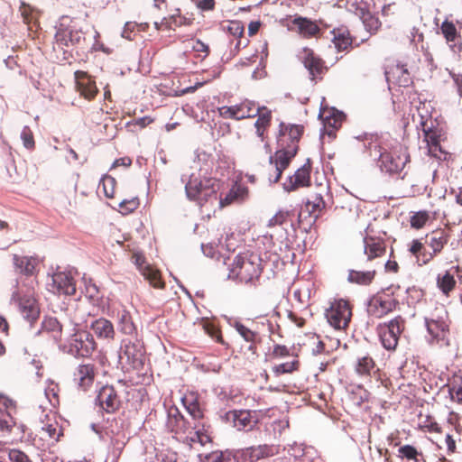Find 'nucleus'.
Returning <instances> with one entry per match:
<instances>
[{
	"label": "nucleus",
	"mask_w": 462,
	"mask_h": 462,
	"mask_svg": "<svg viewBox=\"0 0 462 462\" xmlns=\"http://www.w3.org/2000/svg\"><path fill=\"white\" fill-rule=\"evenodd\" d=\"M364 147L369 156L377 161L382 171L390 174L400 172L409 162L406 149L389 135L365 134L362 138Z\"/></svg>",
	"instance_id": "f257e3e1"
},
{
	"label": "nucleus",
	"mask_w": 462,
	"mask_h": 462,
	"mask_svg": "<svg viewBox=\"0 0 462 462\" xmlns=\"http://www.w3.org/2000/svg\"><path fill=\"white\" fill-rule=\"evenodd\" d=\"M196 157L199 162L195 161L192 168L198 170V171H193L189 176L183 174L181 181L185 183L187 198L202 206L204 203H213L217 200L219 181L215 178L207 176L209 154L200 152H197Z\"/></svg>",
	"instance_id": "f03ea898"
},
{
	"label": "nucleus",
	"mask_w": 462,
	"mask_h": 462,
	"mask_svg": "<svg viewBox=\"0 0 462 462\" xmlns=\"http://www.w3.org/2000/svg\"><path fill=\"white\" fill-rule=\"evenodd\" d=\"M303 127L301 125H280L279 135L277 137L278 151L274 156H270L269 162L273 164V174H270L269 180L276 183L281 179L282 171L289 166L292 158L295 157L298 151V142L302 134Z\"/></svg>",
	"instance_id": "7ed1b4c3"
},
{
	"label": "nucleus",
	"mask_w": 462,
	"mask_h": 462,
	"mask_svg": "<svg viewBox=\"0 0 462 462\" xmlns=\"http://www.w3.org/2000/svg\"><path fill=\"white\" fill-rule=\"evenodd\" d=\"M68 314L69 328L64 350L75 357L89 356L96 349L97 344L88 331L79 328L84 319L79 315V304L74 302L68 305Z\"/></svg>",
	"instance_id": "20e7f679"
},
{
	"label": "nucleus",
	"mask_w": 462,
	"mask_h": 462,
	"mask_svg": "<svg viewBox=\"0 0 462 462\" xmlns=\"http://www.w3.org/2000/svg\"><path fill=\"white\" fill-rule=\"evenodd\" d=\"M262 260L256 254L245 253L236 256L230 267L229 278L245 283L258 279L262 273Z\"/></svg>",
	"instance_id": "39448f33"
},
{
	"label": "nucleus",
	"mask_w": 462,
	"mask_h": 462,
	"mask_svg": "<svg viewBox=\"0 0 462 462\" xmlns=\"http://www.w3.org/2000/svg\"><path fill=\"white\" fill-rule=\"evenodd\" d=\"M56 29L55 42L60 48L79 44L81 40H84L83 32L68 16H63L60 19Z\"/></svg>",
	"instance_id": "423d86ee"
},
{
	"label": "nucleus",
	"mask_w": 462,
	"mask_h": 462,
	"mask_svg": "<svg viewBox=\"0 0 462 462\" xmlns=\"http://www.w3.org/2000/svg\"><path fill=\"white\" fill-rule=\"evenodd\" d=\"M325 316L331 327L336 329H345L348 327L352 312L349 304L343 299L334 300L326 309Z\"/></svg>",
	"instance_id": "0eeeda50"
},
{
	"label": "nucleus",
	"mask_w": 462,
	"mask_h": 462,
	"mask_svg": "<svg viewBox=\"0 0 462 462\" xmlns=\"http://www.w3.org/2000/svg\"><path fill=\"white\" fill-rule=\"evenodd\" d=\"M47 290L53 294L73 295L76 283L71 271H56L47 281Z\"/></svg>",
	"instance_id": "6e6552de"
},
{
	"label": "nucleus",
	"mask_w": 462,
	"mask_h": 462,
	"mask_svg": "<svg viewBox=\"0 0 462 462\" xmlns=\"http://www.w3.org/2000/svg\"><path fill=\"white\" fill-rule=\"evenodd\" d=\"M425 326L433 339L443 340L448 330V312L445 308L437 307L430 317L425 318Z\"/></svg>",
	"instance_id": "1a4fd4ad"
},
{
	"label": "nucleus",
	"mask_w": 462,
	"mask_h": 462,
	"mask_svg": "<svg viewBox=\"0 0 462 462\" xmlns=\"http://www.w3.org/2000/svg\"><path fill=\"white\" fill-rule=\"evenodd\" d=\"M404 328V320L398 316L388 324L379 327V337L383 346L386 350H394L397 346L399 336Z\"/></svg>",
	"instance_id": "9d476101"
},
{
	"label": "nucleus",
	"mask_w": 462,
	"mask_h": 462,
	"mask_svg": "<svg viewBox=\"0 0 462 462\" xmlns=\"http://www.w3.org/2000/svg\"><path fill=\"white\" fill-rule=\"evenodd\" d=\"M143 349L139 341H132L124 339L121 344L119 358L123 362L125 359L127 364L134 368L139 369L143 366Z\"/></svg>",
	"instance_id": "9b49d317"
},
{
	"label": "nucleus",
	"mask_w": 462,
	"mask_h": 462,
	"mask_svg": "<svg viewBox=\"0 0 462 462\" xmlns=\"http://www.w3.org/2000/svg\"><path fill=\"white\" fill-rule=\"evenodd\" d=\"M96 404L108 413L115 412L120 406V400L114 387H101L96 398Z\"/></svg>",
	"instance_id": "f8f14e48"
},
{
	"label": "nucleus",
	"mask_w": 462,
	"mask_h": 462,
	"mask_svg": "<svg viewBox=\"0 0 462 462\" xmlns=\"http://www.w3.org/2000/svg\"><path fill=\"white\" fill-rule=\"evenodd\" d=\"M68 307L63 310V313L60 314V319L57 318L49 317L46 318L42 323V329L46 332L51 333L52 337L55 340H60L61 338L62 331L68 332L69 328V323L68 320Z\"/></svg>",
	"instance_id": "ddd939ff"
},
{
	"label": "nucleus",
	"mask_w": 462,
	"mask_h": 462,
	"mask_svg": "<svg viewBox=\"0 0 462 462\" xmlns=\"http://www.w3.org/2000/svg\"><path fill=\"white\" fill-rule=\"evenodd\" d=\"M133 261L142 275L150 282L154 288H162L163 283L161 281V275L157 269L148 264L143 254L135 253L133 255Z\"/></svg>",
	"instance_id": "4468645a"
},
{
	"label": "nucleus",
	"mask_w": 462,
	"mask_h": 462,
	"mask_svg": "<svg viewBox=\"0 0 462 462\" xmlns=\"http://www.w3.org/2000/svg\"><path fill=\"white\" fill-rule=\"evenodd\" d=\"M310 182V165L306 163L299 168L292 176H289L283 182V189L293 191L300 187H307Z\"/></svg>",
	"instance_id": "2eb2a0df"
},
{
	"label": "nucleus",
	"mask_w": 462,
	"mask_h": 462,
	"mask_svg": "<svg viewBox=\"0 0 462 462\" xmlns=\"http://www.w3.org/2000/svg\"><path fill=\"white\" fill-rule=\"evenodd\" d=\"M397 304V300L387 293L374 296L369 302L368 311L375 317H382L392 311Z\"/></svg>",
	"instance_id": "dca6fc26"
},
{
	"label": "nucleus",
	"mask_w": 462,
	"mask_h": 462,
	"mask_svg": "<svg viewBox=\"0 0 462 462\" xmlns=\"http://www.w3.org/2000/svg\"><path fill=\"white\" fill-rule=\"evenodd\" d=\"M304 67L308 69L311 80H315L324 70L323 61L315 55L312 50L305 48L300 54Z\"/></svg>",
	"instance_id": "f3484780"
},
{
	"label": "nucleus",
	"mask_w": 462,
	"mask_h": 462,
	"mask_svg": "<svg viewBox=\"0 0 462 462\" xmlns=\"http://www.w3.org/2000/svg\"><path fill=\"white\" fill-rule=\"evenodd\" d=\"M385 77L388 82H393L400 87H408L411 83V74L408 65L398 62L385 71Z\"/></svg>",
	"instance_id": "a211bd4d"
},
{
	"label": "nucleus",
	"mask_w": 462,
	"mask_h": 462,
	"mask_svg": "<svg viewBox=\"0 0 462 462\" xmlns=\"http://www.w3.org/2000/svg\"><path fill=\"white\" fill-rule=\"evenodd\" d=\"M75 80L78 91L87 99H92L97 93L96 82L85 71L75 72Z\"/></svg>",
	"instance_id": "6ab92c4d"
},
{
	"label": "nucleus",
	"mask_w": 462,
	"mask_h": 462,
	"mask_svg": "<svg viewBox=\"0 0 462 462\" xmlns=\"http://www.w3.org/2000/svg\"><path fill=\"white\" fill-rule=\"evenodd\" d=\"M227 418L232 420L234 427L238 430H250L257 422L254 415L247 410L231 411L227 414Z\"/></svg>",
	"instance_id": "aec40b11"
},
{
	"label": "nucleus",
	"mask_w": 462,
	"mask_h": 462,
	"mask_svg": "<svg viewBox=\"0 0 462 462\" xmlns=\"http://www.w3.org/2000/svg\"><path fill=\"white\" fill-rule=\"evenodd\" d=\"M364 253L367 261H374L382 257L386 253V245L383 239L365 236L364 238Z\"/></svg>",
	"instance_id": "412c9836"
},
{
	"label": "nucleus",
	"mask_w": 462,
	"mask_h": 462,
	"mask_svg": "<svg viewBox=\"0 0 462 462\" xmlns=\"http://www.w3.org/2000/svg\"><path fill=\"white\" fill-rule=\"evenodd\" d=\"M95 376L96 366L93 364L80 365L74 373V380L83 390H87L90 385H92Z\"/></svg>",
	"instance_id": "4be33fe9"
},
{
	"label": "nucleus",
	"mask_w": 462,
	"mask_h": 462,
	"mask_svg": "<svg viewBox=\"0 0 462 462\" xmlns=\"http://www.w3.org/2000/svg\"><path fill=\"white\" fill-rule=\"evenodd\" d=\"M90 328L99 339L113 340L116 335L114 325L106 319L100 318L94 320Z\"/></svg>",
	"instance_id": "5701e85b"
},
{
	"label": "nucleus",
	"mask_w": 462,
	"mask_h": 462,
	"mask_svg": "<svg viewBox=\"0 0 462 462\" xmlns=\"http://www.w3.org/2000/svg\"><path fill=\"white\" fill-rule=\"evenodd\" d=\"M227 323L230 327L234 328L238 335L246 342L249 343V349L254 348L255 343L258 339V333L252 328L244 325L240 320L236 319L229 318Z\"/></svg>",
	"instance_id": "b1692460"
},
{
	"label": "nucleus",
	"mask_w": 462,
	"mask_h": 462,
	"mask_svg": "<svg viewBox=\"0 0 462 462\" xmlns=\"http://www.w3.org/2000/svg\"><path fill=\"white\" fill-rule=\"evenodd\" d=\"M287 452L292 457L293 462H315L314 449L311 447L303 448L302 445L295 443L288 448Z\"/></svg>",
	"instance_id": "393cba45"
},
{
	"label": "nucleus",
	"mask_w": 462,
	"mask_h": 462,
	"mask_svg": "<svg viewBox=\"0 0 462 462\" xmlns=\"http://www.w3.org/2000/svg\"><path fill=\"white\" fill-rule=\"evenodd\" d=\"M278 452V448L275 446L259 445L257 447H251L246 448L245 455L249 457L251 462L259 459L272 457Z\"/></svg>",
	"instance_id": "a878e982"
},
{
	"label": "nucleus",
	"mask_w": 462,
	"mask_h": 462,
	"mask_svg": "<svg viewBox=\"0 0 462 462\" xmlns=\"http://www.w3.org/2000/svg\"><path fill=\"white\" fill-rule=\"evenodd\" d=\"M236 120H241L248 117L256 116L261 108L256 106L254 102L245 100L240 104L235 105Z\"/></svg>",
	"instance_id": "bb28decb"
},
{
	"label": "nucleus",
	"mask_w": 462,
	"mask_h": 462,
	"mask_svg": "<svg viewBox=\"0 0 462 462\" xmlns=\"http://www.w3.org/2000/svg\"><path fill=\"white\" fill-rule=\"evenodd\" d=\"M14 264L17 271L24 274H32L37 265V259L32 256H20L14 254L13 257Z\"/></svg>",
	"instance_id": "cd10ccee"
},
{
	"label": "nucleus",
	"mask_w": 462,
	"mask_h": 462,
	"mask_svg": "<svg viewBox=\"0 0 462 462\" xmlns=\"http://www.w3.org/2000/svg\"><path fill=\"white\" fill-rule=\"evenodd\" d=\"M331 33L333 35L332 42L338 51L346 50L352 44L347 29H334Z\"/></svg>",
	"instance_id": "c85d7f7f"
},
{
	"label": "nucleus",
	"mask_w": 462,
	"mask_h": 462,
	"mask_svg": "<svg viewBox=\"0 0 462 462\" xmlns=\"http://www.w3.org/2000/svg\"><path fill=\"white\" fill-rule=\"evenodd\" d=\"M375 274V270H368V271H355L350 270L348 273V281L350 282H354L359 285H368L370 284Z\"/></svg>",
	"instance_id": "c756f323"
},
{
	"label": "nucleus",
	"mask_w": 462,
	"mask_h": 462,
	"mask_svg": "<svg viewBox=\"0 0 462 462\" xmlns=\"http://www.w3.org/2000/svg\"><path fill=\"white\" fill-rule=\"evenodd\" d=\"M247 192V189L245 187L240 185H235L232 189L226 193L225 198L219 197V204L221 207L226 205H229L235 201L243 199Z\"/></svg>",
	"instance_id": "7c9ffc66"
},
{
	"label": "nucleus",
	"mask_w": 462,
	"mask_h": 462,
	"mask_svg": "<svg viewBox=\"0 0 462 462\" xmlns=\"http://www.w3.org/2000/svg\"><path fill=\"white\" fill-rule=\"evenodd\" d=\"M161 23L166 24V29H174L175 27H180L182 25H189L192 23V20L180 14V10L177 9L174 14H172L168 18H163L161 21Z\"/></svg>",
	"instance_id": "2f4dec72"
},
{
	"label": "nucleus",
	"mask_w": 462,
	"mask_h": 462,
	"mask_svg": "<svg viewBox=\"0 0 462 462\" xmlns=\"http://www.w3.org/2000/svg\"><path fill=\"white\" fill-rule=\"evenodd\" d=\"M437 285L445 295H448L456 286L454 273L450 271H446L443 274H439L437 277Z\"/></svg>",
	"instance_id": "473e14b6"
},
{
	"label": "nucleus",
	"mask_w": 462,
	"mask_h": 462,
	"mask_svg": "<svg viewBox=\"0 0 462 462\" xmlns=\"http://www.w3.org/2000/svg\"><path fill=\"white\" fill-rule=\"evenodd\" d=\"M118 328L125 335H133L135 333V326L132 320V317L125 310L118 313Z\"/></svg>",
	"instance_id": "72a5a7b5"
},
{
	"label": "nucleus",
	"mask_w": 462,
	"mask_h": 462,
	"mask_svg": "<svg viewBox=\"0 0 462 462\" xmlns=\"http://www.w3.org/2000/svg\"><path fill=\"white\" fill-rule=\"evenodd\" d=\"M42 439H49L51 443L57 442L62 434L57 423H47L42 427L40 431Z\"/></svg>",
	"instance_id": "f704fd0d"
},
{
	"label": "nucleus",
	"mask_w": 462,
	"mask_h": 462,
	"mask_svg": "<svg viewBox=\"0 0 462 462\" xmlns=\"http://www.w3.org/2000/svg\"><path fill=\"white\" fill-rule=\"evenodd\" d=\"M203 462H237V460L229 451H213L205 456Z\"/></svg>",
	"instance_id": "c9c22d12"
},
{
	"label": "nucleus",
	"mask_w": 462,
	"mask_h": 462,
	"mask_svg": "<svg viewBox=\"0 0 462 462\" xmlns=\"http://www.w3.org/2000/svg\"><path fill=\"white\" fill-rule=\"evenodd\" d=\"M296 23L298 24L300 33L303 34L304 36H313L319 31L318 25L307 19L299 18L296 20Z\"/></svg>",
	"instance_id": "e433bc0d"
},
{
	"label": "nucleus",
	"mask_w": 462,
	"mask_h": 462,
	"mask_svg": "<svg viewBox=\"0 0 462 462\" xmlns=\"http://www.w3.org/2000/svg\"><path fill=\"white\" fill-rule=\"evenodd\" d=\"M374 368V361L369 356H365L357 359L356 370L359 374H369Z\"/></svg>",
	"instance_id": "4c0bfd02"
},
{
	"label": "nucleus",
	"mask_w": 462,
	"mask_h": 462,
	"mask_svg": "<svg viewBox=\"0 0 462 462\" xmlns=\"http://www.w3.org/2000/svg\"><path fill=\"white\" fill-rule=\"evenodd\" d=\"M7 409L14 408V402L12 400H6L5 402ZM15 424V421L11 414V410L7 412L6 415H4L0 418V430L1 431H8L11 430L12 427Z\"/></svg>",
	"instance_id": "58836bf2"
},
{
	"label": "nucleus",
	"mask_w": 462,
	"mask_h": 462,
	"mask_svg": "<svg viewBox=\"0 0 462 462\" xmlns=\"http://www.w3.org/2000/svg\"><path fill=\"white\" fill-rule=\"evenodd\" d=\"M20 12L25 23L31 24L36 23L39 16V12L31 5L22 3L20 6Z\"/></svg>",
	"instance_id": "ea45409f"
},
{
	"label": "nucleus",
	"mask_w": 462,
	"mask_h": 462,
	"mask_svg": "<svg viewBox=\"0 0 462 462\" xmlns=\"http://www.w3.org/2000/svg\"><path fill=\"white\" fill-rule=\"evenodd\" d=\"M440 30L448 42H456L459 36L455 24L448 20L442 23Z\"/></svg>",
	"instance_id": "a19ab883"
},
{
	"label": "nucleus",
	"mask_w": 462,
	"mask_h": 462,
	"mask_svg": "<svg viewBox=\"0 0 462 462\" xmlns=\"http://www.w3.org/2000/svg\"><path fill=\"white\" fill-rule=\"evenodd\" d=\"M398 452L401 457L406 458L408 460H413L415 462L419 461V457L422 456V454L411 445H404L400 447Z\"/></svg>",
	"instance_id": "79ce46f5"
},
{
	"label": "nucleus",
	"mask_w": 462,
	"mask_h": 462,
	"mask_svg": "<svg viewBox=\"0 0 462 462\" xmlns=\"http://www.w3.org/2000/svg\"><path fill=\"white\" fill-rule=\"evenodd\" d=\"M116 186V180L108 175H105L102 177L99 182V188L102 187L104 194L107 198H112L114 196Z\"/></svg>",
	"instance_id": "37998d69"
},
{
	"label": "nucleus",
	"mask_w": 462,
	"mask_h": 462,
	"mask_svg": "<svg viewBox=\"0 0 462 462\" xmlns=\"http://www.w3.org/2000/svg\"><path fill=\"white\" fill-rule=\"evenodd\" d=\"M298 364V360H292L291 362L282 363L273 366V371L276 375L289 374L297 369Z\"/></svg>",
	"instance_id": "c03bdc74"
},
{
	"label": "nucleus",
	"mask_w": 462,
	"mask_h": 462,
	"mask_svg": "<svg viewBox=\"0 0 462 462\" xmlns=\"http://www.w3.org/2000/svg\"><path fill=\"white\" fill-rule=\"evenodd\" d=\"M21 140L23 141V146L28 150H32L35 146L33 134L29 126L25 125L22 129L20 134Z\"/></svg>",
	"instance_id": "a18cd8bd"
},
{
	"label": "nucleus",
	"mask_w": 462,
	"mask_h": 462,
	"mask_svg": "<svg viewBox=\"0 0 462 462\" xmlns=\"http://www.w3.org/2000/svg\"><path fill=\"white\" fill-rule=\"evenodd\" d=\"M437 235L438 234L434 233L429 237V245L431 247L433 251L432 253L435 254L439 253L447 243V239L444 236Z\"/></svg>",
	"instance_id": "49530a36"
},
{
	"label": "nucleus",
	"mask_w": 462,
	"mask_h": 462,
	"mask_svg": "<svg viewBox=\"0 0 462 462\" xmlns=\"http://www.w3.org/2000/svg\"><path fill=\"white\" fill-rule=\"evenodd\" d=\"M183 402L189 412V414L193 418H200L202 416V411L199 408L198 402L193 398L186 397L183 399Z\"/></svg>",
	"instance_id": "de8ad7c7"
},
{
	"label": "nucleus",
	"mask_w": 462,
	"mask_h": 462,
	"mask_svg": "<svg viewBox=\"0 0 462 462\" xmlns=\"http://www.w3.org/2000/svg\"><path fill=\"white\" fill-rule=\"evenodd\" d=\"M448 393L452 401L462 404V382L457 383L456 381L448 385Z\"/></svg>",
	"instance_id": "09e8293b"
},
{
	"label": "nucleus",
	"mask_w": 462,
	"mask_h": 462,
	"mask_svg": "<svg viewBox=\"0 0 462 462\" xmlns=\"http://www.w3.org/2000/svg\"><path fill=\"white\" fill-rule=\"evenodd\" d=\"M429 220V214L426 211H420L411 217V226L414 228H421Z\"/></svg>",
	"instance_id": "8fccbe9b"
},
{
	"label": "nucleus",
	"mask_w": 462,
	"mask_h": 462,
	"mask_svg": "<svg viewBox=\"0 0 462 462\" xmlns=\"http://www.w3.org/2000/svg\"><path fill=\"white\" fill-rule=\"evenodd\" d=\"M139 206L138 198H132L131 199H124L119 203V207L121 208V212L123 214H128L134 209H136Z\"/></svg>",
	"instance_id": "3c124183"
},
{
	"label": "nucleus",
	"mask_w": 462,
	"mask_h": 462,
	"mask_svg": "<svg viewBox=\"0 0 462 462\" xmlns=\"http://www.w3.org/2000/svg\"><path fill=\"white\" fill-rule=\"evenodd\" d=\"M45 396L48 399L50 404L52 407H56L59 404L58 390L57 385L51 383L45 389Z\"/></svg>",
	"instance_id": "603ef678"
},
{
	"label": "nucleus",
	"mask_w": 462,
	"mask_h": 462,
	"mask_svg": "<svg viewBox=\"0 0 462 462\" xmlns=\"http://www.w3.org/2000/svg\"><path fill=\"white\" fill-rule=\"evenodd\" d=\"M258 119L254 123L255 127L266 128L271 121V112L265 107L261 108Z\"/></svg>",
	"instance_id": "864d4df0"
},
{
	"label": "nucleus",
	"mask_w": 462,
	"mask_h": 462,
	"mask_svg": "<svg viewBox=\"0 0 462 462\" xmlns=\"http://www.w3.org/2000/svg\"><path fill=\"white\" fill-rule=\"evenodd\" d=\"M245 27L239 21H230L226 26V31L234 37L240 38L244 33Z\"/></svg>",
	"instance_id": "5fc2aeb1"
},
{
	"label": "nucleus",
	"mask_w": 462,
	"mask_h": 462,
	"mask_svg": "<svg viewBox=\"0 0 462 462\" xmlns=\"http://www.w3.org/2000/svg\"><path fill=\"white\" fill-rule=\"evenodd\" d=\"M364 25L365 29L370 32H374L381 26V23L378 18L373 15H366L364 17Z\"/></svg>",
	"instance_id": "6e6d98bb"
},
{
	"label": "nucleus",
	"mask_w": 462,
	"mask_h": 462,
	"mask_svg": "<svg viewBox=\"0 0 462 462\" xmlns=\"http://www.w3.org/2000/svg\"><path fill=\"white\" fill-rule=\"evenodd\" d=\"M289 216V212L286 210H279L272 218L268 221V226H275L282 225Z\"/></svg>",
	"instance_id": "4d7b16f0"
},
{
	"label": "nucleus",
	"mask_w": 462,
	"mask_h": 462,
	"mask_svg": "<svg viewBox=\"0 0 462 462\" xmlns=\"http://www.w3.org/2000/svg\"><path fill=\"white\" fill-rule=\"evenodd\" d=\"M7 457L10 462H32L25 453L18 449L9 450Z\"/></svg>",
	"instance_id": "13d9d810"
},
{
	"label": "nucleus",
	"mask_w": 462,
	"mask_h": 462,
	"mask_svg": "<svg viewBox=\"0 0 462 462\" xmlns=\"http://www.w3.org/2000/svg\"><path fill=\"white\" fill-rule=\"evenodd\" d=\"M307 204L312 207V212L320 211L325 207V201L320 194H315L312 199H308Z\"/></svg>",
	"instance_id": "bf43d9fd"
},
{
	"label": "nucleus",
	"mask_w": 462,
	"mask_h": 462,
	"mask_svg": "<svg viewBox=\"0 0 462 462\" xmlns=\"http://www.w3.org/2000/svg\"><path fill=\"white\" fill-rule=\"evenodd\" d=\"M205 329L207 334L214 340L218 343L224 344L221 333L219 329L213 325H206Z\"/></svg>",
	"instance_id": "052dcab7"
},
{
	"label": "nucleus",
	"mask_w": 462,
	"mask_h": 462,
	"mask_svg": "<svg viewBox=\"0 0 462 462\" xmlns=\"http://www.w3.org/2000/svg\"><path fill=\"white\" fill-rule=\"evenodd\" d=\"M17 286H18V282L15 281L14 285H13V291H12V295H11V301L14 302V303H17L20 306L21 309H23V311H25V310L27 309V306H23V305L21 294L19 292V290L17 289Z\"/></svg>",
	"instance_id": "680f3d73"
},
{
	"label": "nucleus",
	"mask_w": 462,
	"mask_h": 462,
	"mask_svg": "<svg viewBox=\"0 0 462 462\" xmlns=\"http://www.w3.org/2000/svg\"><path fill=\"white\" fill-rule=\"evenodd\" d=\"M218 113L223 118H232L236 120L235 106H224L218 108Z\"/></svg>",
	"instance_id": "e2e57ef3"
},
{
	"label": "nucleus",
	"mask_w": 462,
	"mask_h": 462,
	"mask_svg": "<svg viewBox=\"0 0 462 462\" xmlns=\"http://www.w3.org/2000/svg\"><path fill=\"white\" fill-rule=\"evenodd\" d=\"M198 8L202 11H210L214 9L215 1L214 0H193Z\"/></svg>",
	"instance_id": "0e129e2a"
},
{
	"label": "nucleus",
	"mask_w": 462,
	"mask_h": 462,
	"mask_svg": "<svg viewBox=\"0 0 462 462\" xmlns=\"http://www.w3.org/2000/svg\"><path fill=\"white\" fill-rule=\"evenodd\" d=\"M135 26H136L135 23H132V22L125 23L124 30L122 32V37L125 38L127 40H132L131 34H132L133 31L134 30Z\"/></svg>",
	"instance_id": "69168bd1"
},
{
	"label": "nucleus",
	"mask_w": 462,
	"mask_h": 462,
	"mask_svg": "<svg viewBox=\"0 0 462 462\" xmlns=\"http://www.w3.org/2000/svg\"><path fill=\"white\" fill-rule=\"evenodd\" d=\"M201 250L205 255L211 257V258L215 257V254L217 252L216 246L211 243L208 244V245L202 244Z\"/></svg>",
	"instance_id": "338daca9"
},
{
	"label": "nucleus",
	"mask_w": 462,
	"mask_h": 462,
	"mask_svg": "<svg viewBox=\"0 0 462 462\" xmlns=\"http://www.w3.org/2000/svg\"><path fill=\"white\" fill-rule=\"evenodd\" d=\"M458 95L462 97V74L450 73Z\"/></svg>",
	"instance_id": "774afa93"
}]
</instances>
